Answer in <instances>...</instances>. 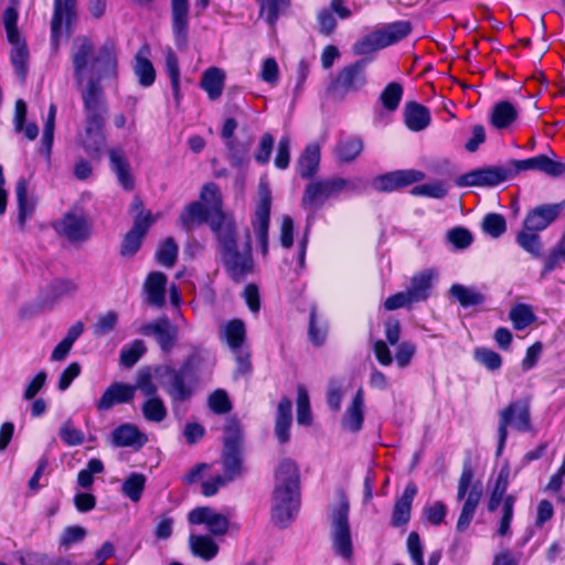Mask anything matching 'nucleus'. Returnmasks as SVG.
Masks as SVG:
<instances>
[{
  "instance_id": "nucleus-54",
  "label": "nucleus",
  "mask_w": 565,
  "mask_h": 565,
  "mask_svg": "<svg viewBox=\"0 0 565 565\" xmlns=\"http://www.w3.org/2000/svg\"><path fill=\"white\" fill-rule=\"evenodd\" d=\"M403 96V87L399 83H390L381 93L380 100L383 107L388 111L397 109Z\"/></svg>"
},
{
  "instance_id": "nucleus-27",
  "label": "nucleus",
  "mask_w": 565,
  "mask_h": 565,
  "mask_svg": "<svg viewBox=\"0 0 565 565\" xmlns=\"http://www.w3.org/2000/svg\"><path fill=\"white\" fill-rule=\"evenodd\" d=\"M292 403L288 397H282L277 406L275 418V436L280 444H287L290 440V426L292 422L291 415Z\"/></svg>"
},
{
  "instance_id": "nucleus-10",
  "label": "nucleus",
  "mask_w": 565,
  "mask_h": 565,
  "mask_svg": "<svg viewBox=\"0 0 565 565\" xmlns=\"http://www.w3.org/2000/svg\"><path fill=\"white\" fill-rule=\"evenodd\" d=\"M367 58H361L342 68L331 83L330 93L340 99L350 93H355L366 84L365 68Z\"/></svg>"
},
{
  "instance_id": "nucleus-41",
  "label": "nucleus",
  "mask_w": 565,
  "mask_h": 565,
  "mask_svg": "<svg viewBox=\"0 0 565 565\" xmlns=\"http://www.w3.org/2000/svg\"><path fill=\"white\" fill-rule=\"evenodd\" d=\"M222 337L233 351L242 349L246 338L245 323L239 319L231 320L223 328Z\"/></svg>"
},
{
  "instance_id": "nucleus-63",
  "label": "nucleus",
  "mask_w": 565,
  "mask_h": 565,
  "mask_svg": "<svg viewBox=\"0 0 565 565\" xmlns=\"http://www.w3.org/2000/svg\"><path fill=\"white\" fill-rule=\"evenodd\" d=\"M118 322V315L116 311L110 310L97 317L96 323L93 327V332L97 337L106 335L111 332Z\"/></svg>"
},
{
  "instance_id": "nucleus-53",
  "label": "nucleus",
  "mask_w": 565,
  "mask_h": 565,
  "mask_svg": "<svg viewBox=\"0 0 565 565\" xmlns=\"http://www.w3.org/2000/svg\"><path fill=\"white\" fill-rule=\"evenodd\" d=\"M146 352V345L142 340H134L129 345L120 351V364L127 369L132 367Z\"/></svg>"
},
{
  "instance_id": "nucleus-26",
  "label": "nucleus",
  "mask_w": 565,
  "mask_h": 565,
  "mask_svg": "<svg viewBox=\"0 0 565 565\" xmlns=\"http://www.w3.org/2000/svg\"><path fill=\"white\" fill-rule=\"evenodd\" d=\"M110 169L116 174L119 184L126 191L135 188V179L131 174V167L121 149L109 150Z\"/></svg>"
},
{
  "instance_id": "nucleus-59",
  "label": "nucleus",
  "mask_w": 565,
  "mask_h": 565,
  "mask_svg": "<svg viewBox=\"0 0 565 565\" xmlns=\"http://www.w3.org/2000/svg\"><path fill=\"white\" fill-rule=\"evenodd\" d=\"M328 327L322 323L321 326L317 324V306L312 305L310 308L309 316V329L308 335L310 341L316 345L320 347L324 343L327 338Z\"/></svg>"
},
{
  "instance_id": "nucleus-37",
  "label": "nucleus",
  "mask_w": 565,
  "mask_h": 565,
  "mask_svg": "<svg viewBox=\"0 0 565 565\" xmlns=\"http://www.w3.org/2000/svg\"><path fill=\"white\" fill-rule=\"evenodd\" d=\"M189 546L194 556L204 561L213 559L218 553L217 543L207 535L191 534L189 536Z\"/></svg>"
},
{
  "instance_id": "nucleus-8",
  "label": "nucleus",
  "mask_w": 565,
  "mask_h": 565,
  "mask_svg": "<svg viewBox=\"0 0 565 565\" xmlns=\"http://www.w3.org/2000/svg\"><path fill=\"white\" fill-rule=\"evenodd\" d=\"M84 106L85 125H105L108 105L100 81L89 77L86 84L78 86Z\"/></svg>"
},
{
  "instance_id": "nucleus-60",
  "label": "nucleus",
  "mask_w": 565,
  "mask_h": 565,
  "mask_svg": "<svg viewBox=\"0 0 565 565\" xmlns=\"http://www.w3.org/2000/svg\"><path fill=\"white\" fill-rule=\"evenodd\" d=\"M104 471V463L98 458H93L87 462L85 469H82L77 475V483L84 489H89L94 482L93 475L102 473Z\"/></svg>"
},
{
  "instance_id": "nucleus-1",
  "label": "nucleus",
  "mask_w": 565,
  "mask_h": 565,
  "mask_svg": "<svg viewBox=\"0 0 565 565\" xmlns=\"http://www.w3.org/2000/svg\"><path fill=\"white\" fill-rule=\"evenodd\" d=\"M213 230L216 258L233 282H244L255 271L249 231H245L241 246V235L236 221L234 223L226 222L223 225L215 224Z\"/></svg>"
},
{
  "instance_id": "nucleus-57",
  "label": "nucleus",
  "mask_w": 565,
  "mask_h": 565,
  "mask_svg": "<svg viewBox=\"0 0 565 565\" xmlns=\"http://www.w3.org/2000/svg\"><path fill=\"white\" fill-rule=\"evenodd\" d=\"M482 231L493 238L500 237L507 231V222L503 215L489 213L482 220Z\"/></svg>"
},
{
  "instance_id": "nucleus-44",
  "label": "nucleus",
  "mask_w": 565,
  "mask_h": 565,
  "mask_svg": "<svg viewBox=\"0 0 565 565\" xmlns=\"http://www.w3.org/2000/svg\"><path fill=\"white\" fill-rule=\"evenodd\" d=\"M223 448L243 449L242 425L236 417H228L224 427Z\"/></svg>"
},
{
  "instance_id": "nucleus-42",
  "label": "nucleus",
  "mask_w": 565,
  "mask_h": 565,
  "mask_svg": "<svg viewBox=\"0 0 565 565\" xmlns=\"http://www.w3.org/2000/svg\"><path fill=\"white\" fill-rule=\"evenodd\" d=\"M363 150V141L358 137H350L338 142L334 152L340 162H352Z\"/></svg>"
},
{
  "instance_id": "nucleus-33",
  "label": "nucleus",
  "mask_w": 565,
  "mask_h": 565,
  "mask_svg": "<svg viewBox=\"0 0 565 565\" xmlns=\"http://www.w3.org/2000/svg\"><path fill=\"white\" fill-rule=\"evenodd\" d=\"M225 83V72L218 67L212 66L204 71L200 86L206 92L210 99L215 100L221 97Z\"/></svg>"
},
{
  "instance_id": "nucleus-51",
  "label": "nucleus",
  "mask_w": 565,
  "mask_h": 565,
  "mask_svg": "<svg viewBox=\"0 0 565 565\" xmlns=\"http://www.w3.org/2000/svg\"><path fill=\"white\" fill-rule=\"evenodd\" d=\"M344 380L340 377H331L328 381L327 387V405L333 412H339L341 408V403L344 396Z\"/></svg>"
},
{
  "instance_id": "nucleus-2",
  "label": "nucleus",
  "mask_w": 565,
  "mask_h": 565,
  "mask_svg": "<svg viewBox=\"0 0 565 565\" xmlns=\"http://www.w3.org/2000/svg\"><path fill=\"white\" fill-rule=\"evenodd\" d=\"M71 57L77 86L84 84L87 73H90L89 77L98 81L117 75L116 43L113 39H107L95 54L92 40L87 36H77L72 44Z\"/></svg>"
},
{
  "instance_id": "nucleus-56",
  "label": "nucleus",
  "mask_w": 565,
  "mask_h": 565,
  "mask_svg": "<svg viewBox=\"0 0 565 565\" xmlns=\"http://www.w3.org/2000/svg\"><path fill=\"white\" fill-rule=\"evenodd\" d=\"M201 200L209 204L207 207L211 209V212H215L216 214H226L223 211V202L218 186L213 183H206L201 191Z\"/></svg>"
},
{
  "instance_id": "nucleus-34",
  "label": "nucleus",
  "mask_w": 565,
  "mask_h": 565,
  "mask_svg": "<svg viewBox=\"0 0 565 565\" xmlns=\"http://www.w3.org/2000/svg\"><path fill=\"white\" fill-rule=\"evenodd\" d=\"M222 463L224 478L230 482L239 478L243 475V449L223 448Z\"/></svg>"
},
{
  "instance_id": "nucleus-15",
  "label": "nucleus",
  "mask_w": 565,
  "mask_h": 565,
  "mask_svg": "<svg viewBox=\"0 0 565 565\" xmlns=\"http://www.w3.org/2000/svg\"><path fill=\"white\" fill-rule=\"evenodd\" d=\"M424 179L425 173L419 170H395L374 178L372 186L379 192H393L413 183L420 182Z\"/></svg>"
},
{
  "instance_id": "nucleus-52",
  "label": "nucleus",
  "mask_w": 565,
  "mask_h": 565,
  "mask_svg": "<svg viewBox=\"0 0 565 565\" xmlns=\"http://www.w3.org/2000/svg\"><path fill=\"white\" fill-rule=\"evenodd\" d=\"M55 116H56V106L54 104H51L50 108H49L47 116H46V120L44 124L42 141H41V152L44 153L47 158L51 154L52 146H53Z\"/></svg>"
},
{
  "instance_id": "nucleus-28",
  "label": "nucleus",
  "mask_w": 565,
  "mask_h": 565,
  "mask_svg": "<svg viewBox=\"0 0 565 565\" xmlns=\"http://www.w3.org/2000/svg\"><path fill=\"white\" fill-rule=\"evenodd\" d=\"M29 182L25 178H20L15 184V195L18 203V223L21 230L25 222L34 212L35 200L28 195Z\"/></svg>"
},
{
  "instance_id": "nucleus-23",
  "label": "nucleus",
  "mask_w": 565,
  "mask_h": 565,
  "mask_svg": "<svg viewBox=\"0 0 565 565\" xmlns=\"http://www.w3.org/2000/svg\"><path fill=\"white\" fill-rule=\"evenodd\" d=\"M364 422V392L363 388L360 387L354 397L351 401V404L345 409L342 418L341 426L344 430L351 433H359L363 427Z\"/></svg>"
},
{
  "instance_id": "nucleus-31",
  "label": "nucleus",
  "mask_w": 565,
  "mask_h": 565,
  "mask_svg": "<svg viewBox=\"0 0 565 565\" xmlns=\"http://www.w3.org/2000/svg\"><path fill=\"white\" fill-rule=\"evenodd\" d=\"M167 276L161 271H152L145 282L147 300L151 306L162 307L166 296Z\"/></svg>"
},
{
  "instance_id": "nucleus-4",
  "label": "nucleus",
  "mask_w": 565,
  "mask_h": 565,
  "mask_svg": "<svg viewBox=\"0 0 565 565\" xmlns=\"http://www.w3.org/2000/svg\"><path fill=\"white\" fill-rule=\"evenodd\" d=\"M338 502L331 508L330 535L335 554L350 559L353 554L351 527L349 523L350 502L343 490L337 491Z\"/></svg>"
},
{
  "instance_id": "nucleus-13",
  "label": "nucleus",
  "mask_w": 565,
  "mask_h": 565,
  "mask_svg": "<svg viewBox=\"0 0 565 565\" xmlns=\"http://www.w3.org/2000/svg\"><path fill=\"white\" fill-rule=\"evenodd\" d=\"M511 179L508 163L503 166H488L471 170L456 179L460 188L467 186H495Z\"/></svg>"
},
{
  "instance_id": "nucleus-45",
  "label": "nucleus",
  "mask_w": 565,
  "mask_h": 565,
  "mask_svg": "<svg viewBox=\"0 0 565 565\" xmlns=\"http://www.w3.org/2000/svg\"><path fill=\"white\" fill-rule=\"evenodd\" d=\"M260 4V13L266 22L274 26L279 18L290 6V0H256Z\"/></svg>"
},
{
  "instance_id": "nucleus-18",
  "label": "nucleus",
  "mask_w": 565,
  "mask_h": 565,
  "mask_svg": "<svg viewBox=\"0 0 565 565\" xmlns=\"http://www.w3.org/2000/svg\"><path fill=\"white\" fill-rule=\"evenodd\" d=\"M188 521L193 525L205 524L209 532L215 536H222L228 531V519L210 507L193 509L188 514Z\"/></svg>"
},
{
  "instance_id": "nucleus-24",
  "label": "nucleus",
  "mask_w": 565,
  "mask_h": 565,
  "mask_svg": "<svg viewBox=\"0 0 565 565\" xmlns=\"http://www.w3.org/2000/svg\"><path fill=\"white\" fill-rule=\"evenodd\" d=\"M148 441L146 434L132 424H121L111 433V444L116 447H132L140 449Z\"/></svg>"
},
{
  "instance_id": "nucleus-12",
  "label": "nucleus",
  "mask_w": 565,
  "mask_h": 565,
  "mask_svg": "<svg viewBox=\"0 0 565 565\" xmlns=\"http://www.w3.org/2000/svg\"><path fill=\"white\" fill-rule=\"evenodd\" d=\"M180 225L188 232L192 231L195 224L206 223L214 234L213 226L230 222L234 223L235 217L232 214H216L211 212V209L204 206L200 202H192L183 210L179 216Z\"/></svg>"
},
{
  "instance_id": "nucleus-39",
  "label": "nucleus",
  "mask_w": 565,
  "mask_h": 565,
  "mask_svg": "<svg viewBox=\"0 0 565 565\" xmlns=\"http://www.w3.org/2000/svg\"><path fill=\"white\" fill-rule=\"evenodd\" d=\"M449 295L463 308L478 306L486 301V296L478 288L460 284H454L449 289Z\"/></svg>"
},
{
  "instance_id": "nucleus-3",
  "label": "nucleus",
  "mask_w": 565,
  "mask_h": 565,
  "mask_svg": "<svg viewBox=\"0 0 565 565\" xmlns=\"http://www.w3.org/2000/svg\"><path fill=\"white\" fill-rule=\"evenodd\" d=\"M300 508V472L291 459H284L275 473L271 521L280 529L287 527Z\"/></svg>"
},
{
  "instance_id": "nucleus-25",
  "label": "nucleus",
  "mask_w": 565,
  "mask_h": 565,
  "mask_svg": "<svg viewBox=\"0 0 565 565\" xmlns=\"http://www.w3.org/2000/svg\"><path fill=\"white\" fill-rule=\"evenodd\" d=\"M416 494V484L413 482L407 483L402 497L398 498L394 504L391 519V524L393 526L399 527L408 523L411 519L412 504Z\"/></svg>"
},
{
  "instance_id": "nucleus-64",
  "label": "nucleus",
  "mask_w": 565,
  "mask_h": 565,
  "mask_svg": "<svg viewBox=\"0 0 565 565\" xmlns=\"http://www.w3.org/2000/svg\"><path fill=\"white\" fill-rule=\"evenodd\" d=\"M475 359L482 364L484 367H487L489 371H497L502 365V358L499 353L486 349V348H478L475 350Z\"/></svg>"
},
{
  "instance_id": "nucleus-40",
  "label": "nucleus",
  "mask_w": 565,
  "mask_h": 565,
  "mask_svg": "<svg viewBox=\"0 0 565 565\" xmlns=\"http://www.w3.org/2000/svg\"><path fill=\"white\" fill-rule=\"evenodd\" d=\"M518 117L514 106L507 100L499 102L493 106L490 121L493 127L503 129L510 126Z\"/></svg>"
},
{
  "instance_id": "nucleus-14",
  "label": "nucleus",
  "mask_w": 565,
  "mask_h": 565,
  "mask_svg": "<svg viewBox=\"0 0 565 565\" xmlns=\"http://www.w3.org/2000/svg\"><path fill=\"white\" fill-rule=\"evenodd\" d=\"M77 20L76 0H54V11L51 21V39L55 47L64 28L67 34L73 32Z\"/></svg>"
},
{
  "instance_id": "nucleus-62",
  "label": "nucleus",
  "mask_w": 565,
  "mask_h": 565,
  "mask_svg": "<svg viewBox=\"0 0 565 565\" xmlns=\"http://www.w3.org/2000/svg\"><path fill=\"white\" fill-rule=\"evenodd\" d=\"M447 242L450 243L456 249L468 248L473 241L471 232L465 227L457 226L447 232Z\"/></svg>"
},
{
  "instance_id": "nucleus-29",
  "label": "nucleus",
  "mask_w": 565,
  "mask_h": 565,
  "mask_svg": "<svg viewBox=\"0 0 565 565\" xmlns=\"http://www.w3.org/2000/svg\"><path fill=\"white\" fill-rule=\"evenodd\" d=\"M404 120L412 131H422L430 124L429 109L416 102H408L404 108Z\"/></svg>"
},
{
  "instance_id": "nucleus-35",
  "label": "nucleus",
  "mask_w": 565,
  "mask_h": 565,
  "mask_svg": "<svg viewBox=\"0 0 565 565\" xmlns=\"http://www.w3.org/2000/svg\"><path fill=\"white\" fill-rule=\"evenodd\" d=\"M319 163L320 147L317 143L308 145L297 162L299 175L303 179L313 177L319 168Z\"/></svg>"
},
{
  "instance_id": "nucleus-21",
  "label": "nucleus",
  "mask_w": 565,
  "mask_h": 565,
  "mask_svg": "<svg viewBox=\"0 0 565 565\" xmlns=\"http://www.w3.org/2000/svg\"><path fill=\"white\" fill-rule=\"evenodd\" d=\"M438 270L435 268H427L416 273L409 282L407 292L411 295L413 301H426L431 294L434 281L438 278Z\"/></svg>"
},
{
  "instance_id": "nucleus-5",
  "label": "nucleus",
  "mask_w": 565,
  "mask_h": 565,
  "mask_svg": "<svg viewBox=\"0 0 565 565\" xmlns=\"http://www.w3.org/2000/svg\"><path fill=\"white\" fill-rule=\"evenodd\" d=\"M520 433L532 430L530 401L527 398L511 402L499 414L497 457L501 456L508 439V427Z\"/></svg>"
},
{
  "instance_id": "nucleus-16",
  "label": "nucleus",
  "mask_w": 565,
  "mask_h": 565,
  "mask_svg": "<svg viewBox=\"0 0 565 565\" xmlns=\"http://www.w3.org/2000/svg\"><path fill=\"white\" fill-rule=\"evenodd\" d=\"M60 226L62 234L71 242H83L90 235L89 217L78 207H74L66 212Z\"/></svg>"
},
{
  "instance_id": "nucleus-47",
  "label": "nucleus",
  "mask_w": 565,
  "mask_h": 565,
  "mask_svg": "<svg viewBox=\"0 0 565 565\" xmlns=\"http://www.w3.org/2000/svg\"><path fill=\"white\" fill-rule=\"evenodd\" d=\"M509 318L514 329L523 330L536 319L531 306L525 303L515 305L509 312Z\"/></svg>"
},
{
  "instance_id": "nucleus-30",
  "label": "nucleus",
  "mask_w": 565,
  "mask_h": 565,
  "mask_svg": "<svg viewBox=\"0 0 565 565\" xmlns=\"http://www.w3.org/2000/svg\"><path fill=\"white\" fill-rule=\"evenodd\" d=\"M150 53L148 45H142L135 56L134 72L141 86L148 87L154 83L156 71L147 55Z\"/></svg>"
},
{
  "instance_id": "nucleus-46",
  "label": "nucleus",
  "mask_w": 565,
  "mask_h": 565,
  "mask_svg": "<svg viewBox=\"0 0 565 565\" xmlns=\"http://www.w3.org/2000/svg\"><path fill=\"white\" fill-rule=\"evenodd\" d=\"M537 233L539 232L530 231L523 227V230L516 234L515 238L518 245L521 248L536 258L542 254V242Z\"/></svg>"
},
{
  "instance_id": "nucleus-17",
  "label": "nucleus",
  "mask_w": 565,
  "mask_h": 565,
  "mask_svg": "<svg viewBox=\"0 0 565 565\" xmlns=\"http://www.w3.org/2000/svg\"><path fill=\"white\" fill-rule=\"evenodd\" d=\"M565 201L554 204H542L527 212L523 226L526 230L541 232L547 228L562 213Z\"/></svg>"
},
{
  "instance_id": "nucleus-20",
  "label": "nucleus",
  "mask_w": 565,
  "mask_h": 565,
  "mask_svg": "<svg viewBox=\"0 0 565 565\" xmlns=\"http://www.w3.org/2000/svg\"><path fill=\"white\" fill-rule=\"evenodd\" d=\"M189 0H171L172 32L178 47H183L188 41Z\"/></svg>"
},
{
  "instance_id": "nucleus-38",
  "label": "nucleus",
  "mask_w": 565,
  "mask_h": 565,
  "mask_svg": "<svg viewBox=\"0 0 565 565\" xmlns=\"http://www.w3.org/2000/svg\"><path fill=\"white\" fill-rule=\"evenodd\" d=\"M384 47L395 44L409 35L412 24L409 21H396L377 29Z\"/></svg>"
},
{
  "instance_id": "nucleus-43",
  "label": "nucleus",
  "mask_w": 565,
  "mask_h": 565,
  "mask_svg": "<svg viewBox=\"0 0 565 565\" xmlns=\"http://www.w3.org/2000/svg\"><path fill=\"white\" fill-rule=\"evenodd\" d=\"M141 413L147 422L161 423L167 418L168 409L160 396L148 398L141 406Z\"/></svg>"
},
{
  "instance_id": "nucleus-32",
  "label": "nucleus",
  "mask_w": 565,
  "mask_h": 565,
  "mask_svg": "<svg viewBox=\"0 0 565 565\" xmlns=\"http://www.w3.org/2000/svg\"><path fill=\"white\" fill-rule=\"evenodd\" d=\"M253 145V138L233 139L225 142L227 159L235 168H241L249 162V151Z\"/></svg>"
},
{
  "instance_id": "nucleus-22",
  "label": "nucleus",
  "mask_w": 565,
  "mask_h": 565,
  "mask_svg": "<svg viewBox=\"0 0 565 565\" xmlns=\"http://www.w3.org/2000/svg\"><path fill=\"white\" fill-rule=\"evenodd\" d=\"M136 387L121 382H115L103 393L96 407L98 411H108L116 404L129 403L135 397Z\"/></svg>"
},
{
  "instance_id": "nucleus-61",
  "label": "nucleus",
  "mask_w": 565,
  "mask_h": 565,
  "mask_svg": "<svg viewBox=\"0 0 565 565\" xmlns=\"http://www.w3.org/2000/svg\"><path fill=\"white\" fill-rule=\"evenodd\" d=\"M210 409L217 414L224 415L231 412L232 403L226 391L218 388L215 390L207 398Z\"/></svg>"
},
{
  "instance_id": "nucleus-55",
  "label": "nucleus",
  "mask_w": 565,
  "mask_h": 565,
  "mask_svg": "<svg viewBox=\"0 0 565 565\" xmlns=\"http://www.w3.org/2000/svg\"><path fill=\"white\" fill-rule=\"evenodd\" d=\"M411 193L416 196H427L433 199H444L448 194V186L444 181H434L415 185Z\"/></svg>"
},
{
  "instance_id": "nucleus-48",
  "label": "nucleus",
  "mask_w": 565,
  "mask_h": 565,
  "mask_svg": "<svg viewBox=\"0 0 565 565\" xmlns=\"http://www.w3.org/2000/svg\"><path fill=\"white\" fill-rule=\"evenodd\" d=\"M146 477L142 473L132 472L124 481L121 486L122 493L132 502H138L141 499L145 490Z\"/></svg>"
},
{
  "instance_id": "nucleus-7",
  "label": "nucleus",
  "mask_w": 565,
  "mask_h": 565,
  "mask_svg": "<svg viewBox=\"0 0 565 565\" xmlns=\"http://www.w3.org/2000/svg\"><path fill=\"white\" fill-rule=\"evenodd\" d=\"M472 468L470 465L465 463L459 478L457 491V499L459 501L466 499L457 521L456 527L459 532H463L470 525L483 494L482 483L480 481L472 483Z\"/></svg>"
},
{
  "instance_id": "nucleus-49",
  "label": "nucleus",
  "mask_w": 565,
  "mask_h": 565,
  "mask_svg": "<svg viewBox=\"0 0 565 565\" xmlns=\"http://www.w3.org/2000/svg\"><path fill=\"white\" fill-rule=\"evenodd\" d=\"M381 49H384V45L377 30L358 40L352 46L353 53L360 56L372 54Z\"/></svg>"
},
{
  "instance_id": "nucleus-9",
  "label": "nucleus",
  "mask_w": 565,
  "mask_h": 565,
  "mask_svg": "<svg viewBox=\"0 0 565 565\" xmlns=\"http://www.w3.org/2000/svg\"><path fill=\"white\" fill-rule=\"evenodd\" d=\"M355 189L356 186L352 181L340 177L317 180L306 186L302 204L318 209L327 200L337 198L341 192L347 190L354 191Z\"/></svg>"
},
{
  "instance_id": "nucleus-6",
  "label": "nucleus",
  "mask_w": 565,
  "mask_h": 565,
  "mask_svg": "<svg viewBox=\"0 0 565 565\" xmlns=\"http://www.w3.org/2000/svg\"><path fill=\"white\" fill-rule=\"evenodd\" d=\"M156 375L162 390L170 397L174 412L182 403L192 398L195 388L186 372L164 365L156 370Z\"/></svg>"
},
{
  "instance_id": "nucleus-58",
  "label": "nucleus",
  "mask_w": 565,
  "mask_h": 565,
  "mask_svg": "<svg viewBox=\"0 0 565 565\" xmlns=\"http://www.w3.org/2000/svg\"><path fill=\"white\" fill-rule=\"evenodd\" d=\"M10 60L21 79H24L28 73L29 51L25 43L13 46L10 52Z\"/></svg>"
},
{
  "instance_id": "nucleus-36",
  "label": "nucleus",
  "mask_w": 565,
  "mask_h": 565,
  "mask_svg": "<svg viewBox=\"0 0 565 565\" xmlns=\"http://www.w3.org/2000/svg\"><path fill=\"white\" fill-rule=\"evenodd\" d=\"M105 125H85V132L82 137V146L88 156H98L105 146Z\"/></svg>"
},
{
  "instance_id": "nucleus-11",
  "label": "nucleus",
  "mask_w": 565,
  "mask_h": 565,
  "mask_svg": "<svg viewBox=\"0 0 565 565\" xmlns=\"http://www.w3.org/2000/svg\"><path fill=\"white\" fill-rule=\"evenodd\" d=\"M271 192L267 183L260 182L258 185V202L252 226L257 241L260 244V250L264 258L268 256V230L270 221Z\"/></svg>"
},
{
  "instance_id": "nucleus-50",
  "label": "nucleus",
  "mask_w": 565,
  "mask_h": 565,
  "mask_svg": "<svg viewBox=\"0 0 565 565\" xmlns=\"http://www.w3.org/2000/svg\"><path fill=\"white\" fill-rule=\"evenodd\" d=\"M179 247L174 238L167 237L159 246L156 258L159 264L164 267L171 268L175 265L178 259Z\"/></svg>"
},
{
  "instance_id": "nucleus-19",
  "label": "nucleus",
  "mask_w": 565,
  "mask_h": 565,
  "mask_svg": "<svg viewBox=\"0 0 565 565\" xmlns=\"http://www.w3.org/2000/svg\"><path fill=\"white\" fill-rule=\"evenodd\" d=\"M143 335H153L160 349L169 353L175 345L178 338V328L173 326L167 317L157 319L151 323H147L141 328Z\"/></svg>"
}]
</instances>
